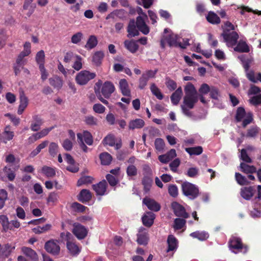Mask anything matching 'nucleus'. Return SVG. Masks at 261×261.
<instances>
[{"instance_id": "nucleus-1", "label": "nucleus", "mask_w": 261, "mask_h": 261, "mask_svg": "<svg viewBox=\"0 0 261 261\" xmlns=\"http://www.w3.org/2000/svg\"><path fill=\"white\" fill-rule=\"evenodd\" d=\"M94 89L98 99L104 105L108 106L109 102L105 98H109L115 91V87L113 83L110 81H106L103 83L102 80H99L95 83Z\"/></svg>"}, {"instance_id": "nucleus-2", "label": "nucleus", "mask_w": 261, "mask_h": 261, "mask_svg": "<svg viewBox=\"0 0 261 261\" xmlns=\"http://www.w3.org/2000/svg\"><path fill=\"white\" fill-rule=\"evenodd\" d=\"M185 95L183 103L189 109L194 108L195 104L198 101V92L194 85L188 83L184 88Z\"/></svg>"}, {"instance_id": "nucleus-3", "label": "nucleus", "mask_w": 261, "mask_h": 261, "mask_svg": "<svg viewBox=\"0 0 261 261\" xmlns=\"http://www.w3.org/2000/svg\"><path fill=\"white\" fill-rule=\"evenodd\" d=\"M181 191L189 199L194 200L199 195V189L195 184L185 181L181 185Z\"/></svg>"}, {"instance_id": "nucleus-4", "label": "nucleus", "mask_w": 261, "mask_h": 261, "mask_svg": "<svg viewBox=\"0 0 261 261\" xmlns=\"http://www.w3.org/2000/svg\"><path fill=\"white\" fill-rule=\"evenodd\" d=\"M228 244L230 249L238 250L244 254L247 252L248 250V246L243 244L242 240L240 237L232 236L228 241Z\"/></svg>"}, {"instance_id": "nucleus-5", "label": "nucleus", "mask_w": 261, "mask_h": 261, "mask_svg": "<svg viewBox=\"0 0 261 261\" xmlns=\"http://www.w3.org/2000/svg\"><path fill=\"white\" fill-rule=\"evenodd\" d=\"M95 73H91L89 70H82L75 76L76 83L80 85H86L90 80L95 78Z\"/></svg>"}, {"instance_id": "nucleus-6", "label": "nucleus", "mask_w": 261, "mask_h": 261, "mask_svg": "<svg viewBox=\"0 0 261 261\" xmlns=\"http://www.w3.org/2000/svg\"><path fill=\"white\" fill-rule=\"evenodd\" d=\"M158 70H148L142 73L139 80V88L140 89H144L146 85H147L149 79L154 78Z\"/></svg>"}, {"instance_id": "nucleus-7", "label": "nucleus", "mask_w": 261, "mask_h": 261, "mask_svg": "<svg viewBox=\"0 0 261 261\" xmlns=\"http://www.w3.org/2000/svg\"><path fill=\"white\" fill-rule=\"evenodd\" d=\"M102 143L104 145H109L111 146V147L114 146L116 150L121 148L122 145L121 139H119L118 140H117L113 134L107 135L103 138Z\"/></svg>"}, {"instance_id": "nucleus-8", "label": "nucleus", "mask_w": 261, "mask_h": 261, "mask_svg": "<svg viewBox=\"0 0 261 261\" xmlns=\"http://www.w3.org/2000/svg\"><path fill=\"white\" fill-rule=\"evenodd\" d=\"M171 208L176 217H183V218H189L190 217L189 214L186 212L185 207L177 201L171 203Z\"/></svg>"}, {"instance_id": "nucleus-9", "label": "nucleus", "mask_w": 261, "mask_h": 261, "mask_svg": "<svg viewBox=\"0 0 261 261\" xmlns=\"http://www.w3.org/2000/svg\"><path fill=\"white\" fill-rule=\"evenodd\" d=\"M44 248L47 252L54 255H57L60 251V247L58 244L57 240H50L46 242Z\"/></svg>"}, {"instance_id": "nucleus-10", "label": "nucleus", "mask_w": 261, "mask_h": 261, "mask_svg": "<svg viewBox=\"0 0 261 261\" xmlns=\"http://www.w3.org/2000/svg\"><path fill=\"white\" fill-rule=\"evenodd\" d=\"M72 232L75 237L79 239H83L86 237L88 233V230L85 226L79 223H74Z\"/></svg>"}, {"instance_id": "nucleus-11", "label": "nucleus", "mask_w": 261, "mask_h": 261, "mask_svg": "<svg viewBox=\"0 0 261 261\" xmlns=\"http://www.w3.org/2000/svg\"><path fill=\"white\" fill-rule=\"evenodd\" d=\"M142 202L147 207L148 209L152 211H155V212H158V211H160L161 208V206L160 203L158 202V201H155V200L153 199H151V198H149V197H145Z\"/></svg>"}, {"instance_id": "nucleus-12", "label": "nucleus", "mask_w": 261, "mask_h": 261, "mask_svg": "<svg viewBox=\"0 0 261 261\" xmlns=\"http://www.w3.org/2000/svg\"><path fill=\"white\" fill-rule=\"evenodd\" d=\"M144 16H138L136 18V24L138 30L144 35H147L149 32V28L146 24Z\"/></svg>"}, {"instance_id": "nucleus-13", "label": "nucleus", "mask_w": 261, "mask_h": 261, "mask_svg": "<svg viewBox=\"0 0 261 261\" xmlns=\"http://www.w3.org/2000/svg\"><path fill=\"white\" fill-rule=\"evenodd\" d=\"M221 36L223 37L225 41L230 43L231 45H235L239 38L238 33L234 30L229 33H222Z\"/></svg>"}, {"instance_id": "nucleus-14", "label": "nucleus", "mask_w": 261, "mask_h": 261, "mask_svg": "<svg viewBox=\"0 0 261 261\" xmlns=\"http://www.w3.org/2000/svg\"><path fill=\"white\" fill-rule=\"evenodd\" d=\"M155 218V215L152 212H146L142 217V221L144 226L150 227L152 226L154 219Z\"/></svg>"}, {"instance_id": "nucleus-15", "label": "nucleus", "mask_w": 261, "mask_h": 261, "mask_svg": "<svg viewBox=\"0 0 261 261\" xmlns=\"http://www.w3.org/2000/svg\"><path fill=\"white\" fill-rule=\"evenodd\" d=\"M107 186L108 184L106 180L103 179L97 184H93L92 188L95 191L97 195H103L106 194Z\"/></svg>"}, {"instance_id": "nucleus-16", "label": "nucleus", "mask_w": 261, "mask_h": 261, "mask_svg": "<svg viewBox=\"0 0 261 261\" xmlns=\"http://www.w3.org/2000/svg\"><path fill=\"white\" fill-rule=\"evenodd\" d=\"M136 21L134 19H130L127 25V31L128 32V37H134L139 35V33L137 29Z\"/></svg>"}, {"instance_id": "nucleus-17", "label": "nucleus", "mask_w": 261, "mask_h": 261, "mask_svg": "<svg viewBox=\"0 0 261 261\" xmlns=\"http://www.w3.org/2000/svg\"><path fill=\"white\" fill-rule=\"evenodd\" d=\"M119 88L122 94L124 96L130 97L131 92L129 88L128 82L125 79H121L119 81Z\"/></svg>"}, {"instance_id": "nucleus-18", "label": "nucleus", "mask_w": 261, "mask_h": 261, "mask_svg": "<svg viewBox=\"0 0 261 261\" xmlns=\"http://www.w3.org/2000/svg\"><path fill=\"white\" fill-rule=\"evenodd\" d=\"M21 250L23 254L30 257V258L35 261L38 260V255L34 249H31L30 247L23 246L21 248Z\"/></svg>"}, {"instance_id": "nucleus-19", "label": "nucleus", "mask_w": 261, "mask_h": 261, "mask_svg": "<svg viewBox=\"0 0 261 261\" xmlns=\"http://www.w3.org/2000/svg\"><path fill=\"white\" fill-rule=\"evenodd\" d=\"M167 252L174 251L178 247V240L173 235H169L167 238Z\"/></svg>"}, {"instance_id": "nucleus-20", "label": "nucleus", "mask_w": 261, "mask_h": 261, "mask_svg": "<svg viewBox=\"0 0 261 261\" xmlns=\"http://www.w3.org/2000/svg\"><path fill=\"white\" fill-rule=\"evenodd\" d=\"M153 182V176H144L143 177L141 183L143 186V190L147 193L150 191Z\"/></svg>"}, {"instance_id": "nucleus-21", "label": "nucleus", "mask_w": 261, "mask_h": 261, "mask_svg": "<svg viewBox=\"0 0 261 261\" xmlns=\"http://www.w3.org/2000/svg\"><path fill=\"white\" fill-rule=\"evenodd\" d=\"M49 83L54 88L58 90L61 89L63 85V81L61 77L58 75H55L52 77L49 78Z\"/></svg>"}, {"instance_id": "nucleus-22", "label": "nucleus", "mask_w": 261, "mask_h": 261, "mask_svg": "<svg viewBox=\"0 0 261 261\" xmlns=\"http://www.w3.org/2000/svg\"><path fill=\"white\" fill-rule=\"evenodd\" d=\"M255 192L253 187H244L241 191V195L246 200H250V198L254 195V193Z\"/></svg>"}, {"instance_id": "nucleus-23", "label": "nucleus", "mask_w": 261, "mask_h": 261, "mask_svg": "<svg viewBox=\"0 0 261 261\" xmlns=\"http://www.w3.org/2000/svg\"><path fill=\"white\" fill-rule=\"evenodd\" d=\"M92 194L90 191L88 190H82L77 195V199L81 201L82 203H85V202L89 201L92 198Z\"/></svg>"}, {"instance_id": "nucleus-24", "label": "nucleus", "mask_w": 261, "mask_h": 261, "mask_svg": "<svg viewBox=\"0 0 261 261\" xmlns=\"http://www.w3.org/2000/svg\"><path fill=\"white\" fill-rule=\"evenodd\" d=\"M29 103V100L28 97L25 96L24 92H22L20 94V105L18 108L17 113L18 114H21L24 110L27 108Z\"/></svg>"}, {"instance_id": "nucleus-25", "label": "nucleus", "mask_w": 261, "mask_h": 261, "mask_svg": "<svg viewBox=\"0 0 261 261\" xmlns=\"http://www.w3.org/2000/svg\"><path fill=\"white\" fill-rule=\"evenodd\" d=\"M182 95V89L181 87L177 89L170 96V99L173 105H177L181 98Z\"/></svg>"}, {"instance_id": "nucleus-26", "label": "nucleus", "mask_w": 261, "mask_h": 261, "mask_svg": "<svg viewBox=\"0 0 261 261\" xmlns=\"http://www.w3.org/2000/svg\"><path fill=\"white\" fill-rule=\"evenodd\" d=\"M0 224L2 226V231L6 232L8 230L12 229V226L10 225V221L7 215H0Z\"/></svg>"}, {"instance_id": "nucleus-27", "label": "nucleus", "mask_w": 261, "mask_h": 261, "mask_svg": "<svg viewBox=\"0 0 261 261\" xmlns=\"http://www.w3.org/2000/svg\"><path fill=\"white\" fill-rule=\"evenodd\" d=\"M145 125V121L142 119L137 118L135 120H130L128 124L129 129H135V128H141Z\"/></svg>"}, {"instance_id": "nucleus-28", "label": "nucleus", "mask_w": 261, "mask_h": 261, "mask_svg": "<svg viewBox=\"0 0 261 261\" xmlns=\"http://www.w3.org/2000/svg\"><path fill=\"white\" fill-rule=\"evenodd\" d=\"M149 241V235L147 232H141V229L137 233V242L139 245H146Z\"/></svg>"}, {"instance_id": "nucleus-29", "label": "nucleus", "mask_w": 261, "mask_h": 261, "mask_svg": "<svg viewBox=\"0 0 261 261\" xmlns=\"http://www.w3.org/2000/svg\"><path fill=\"white\" fill-rule=\"evenodd\" d=\"M234 50L237 52L240 53H248L250 51V48L247 44V43L243 40H240L237 43Z\"/></svg>"}, {"instance_id": "nucleus-30", "label": "nucleus", "mask_w": 261, "mask_h": 261, "mask_svg": "<svg viewBox=\"0 0 261 261\" xmlns=\"http://www.w3.org/2000/svg\"><path fill=\"white\" fill-rule=\"evenodd\" d=\"M206 19L211 24H219L221 22L219 16L214 11H209L206 16Z\"/></svg>"}, {"instance_id": "nucleus-31", "label": "nucleus", "mask_w": 261, "mask_h": 261, "mask_svg": "<svg viewBox=\"0 0 261 261\" xmlns=\"http://www.w3.org/2000/svg\"><path fill=\"white\" fill-rule=\"evenodd\" d=\"M125 48L131 53H136L139 48L138 43L134 40H125L124 42Z\"/></svg>"}, {"instance_id": "nucleus-32", "label": "nucleus", "mask_w": 261, "mask_h": 261, "mask_svg": "<svg viewBox=\"0 0 261 261\" xmlns=\"http://www.w3.org/2000/svg\"><path fill=\"white\" fill-rule=\"evenodd\" d=\"M240 167L242 172H243L244 173H254V172H256V167L253 166V165H249V164L242 162L240 165Z\"/></svg>"}, {"instance_id": "nucleus-33", "label": "nucleus", "mask_w": 261, "mask_h": 261, "mask_svg": "<svg viewBox=\"0 0 261 261\" xmlns=\"http://www.w3.org/2000/svg\"><path fill=\"white\" fill-rule=\"evenodd\" d=\"M98 44V39L96 36L91 35L87 40V43L85 45V48L87 49H91L94 48L95 46Z\"/></svg>"}, {"instance_id": "nucleus-34", "label": "nucleus", "mask_w": 261, "mask_h": 261, "mask_svg": "<svg viewBox=\"0 0 261 261\" xmlns=\"http://www.w3.org/2000/svg\"><path fill=\"white\" fill-rule=\"evenodd\" d=\"M105 54L101 50H98L94 53L92 57V62L96 66H100L104 58Z\"/></svg>"}, {"instance_id": "nucleus-35", "label": "nucleus", "mask_w": 261, "mask_h": 261, "mask_svg": "<svg viewBox=\"0 0 261 261\" xmlns=\"http://www.w3.org/2000/svg\"><path fill=\"white\" fill-rule=\"evenodd\" d=\"M67 247L70 254L73 255L79 254L81 251L77 245L71 242L70 240H69L67 243Z\"/></svg>"}, {"instance_id": "nucleus-36", "label": "nucleus", "mask_w": 261, "mask_h": 261, "mask_svg": "<svg viewBox=\"0 0 261 261\" xmlns=\"http://www.w3.org/2000/svg\"><path fill=\"white\" fill-rule=\"evenodd\" d=\"M35 122L31 125V128L33 131H38L40 129L41 125L43 124V121L40 117L38 115L34 116Z\"/></svg>"}, {"instance_id": "nucleus-37", "label": "nucleus", "mask_w": 261, "mask_h": 261, "mask_svg": "<svg viewBox=\"0 0 261 261\" xmlns=\"http://www.w3.org/2000/svg\"><path fill=\"white\" fill-rule=\"evenodd\" d=\"M101 164L102 165H109L111 164L113 158L108 152L101 153L99 155Z\"/></svg>"}, {"instance_id": "nucleus-38", "label": "nucleus", "mask_w": 261, "mask_h": 261, "mask_svg": "<svg viewBox=\"0 0 261 261\" xmlns=\"http://www.w3.org/2000/svg\"><path fill=\"white\" fill-rule=\"evenodd\" d=\"M192 237L196 238L200 241L206 240L209 237V234L205 231H195L190 233Z\"/></svg>"}, {"instance_id": "nucleus-39", "label": "nucleus", "mask_w": 261, "mask_h": 261, "mask_svg": "<svg viewBox=\"0 0 261 261\" xmlns=\"http://www.w3.org/2000/svg\"><path fill=\"white\" fill-rule=\"evenodd\" d=\"M59 146L56 142H50L48 146V152L50 156H57L59 152Z\"/></svg>"}, {"instance_id": "nucleus-40", "label": "nucleus", "mask_w": 261, "mask_h": 261, "mask_svg": "<svg viewBox=\"0 0 261 261\" xmlns=\"http://www.w3.org/2000/svg\"><path fill=\"white\" fill-rule=\"evenodd\" d=\"M186 218L178 217L174 220L173 228L174 229H181L185 226L186 223Z\"/></svg>"}, {"instance_id": "nucleus-41", "label": "nucleus", "mask_w": 261, "mask_h": 261, "mask_svg": "<svg viewBox=\"0 0 261 261\" xmlns=\"http://www.w3.org/2000/svg\"><path fill=\"white\" fill-rule=\"evenodd\" d=\"M185 150L190 155H199L202 153L203 148L201 146L189 147L186 148Z\"/></svg>"}, {"instance_id": "nucleus-42", "label": "nucleus", "mask_w": 261, "mask_h": 261, "mask_svg": "<svg viewBox=\"0 0 261 261\" xmlns=\"http://www.w3.org/2000/svg\"><path fill=\"white\" fill-rule=\"evenodd\" d=\"M235 176L237 182L241 186H246V185H249L250 183L247 178L240 173H236Z\"/></svg>"}, {"instance_id": "nucleus-43", "label": "nucleus", "mask_w": 261, "mask_h": 261, "mask_svg": "<svg viewBox=\"0 0 261 261\" xmlns=\"http://www.w3.org/2000/svg\"><path fill=\"white\" fill-rule=\"evenodd\" d=\"M51 228V224H46L44 226H38L33 228V232L36 233V234H40V233H43L47 232L48 230Z\"/></svg>"}, {"instance_id": "nucleus-44", "label": "nucleus", "mask_w": 261, "mask_h": 261, "mask_svg": "<svg viewBox=\"0 0 261 261\" xmlns=\"http://www.w3.org/2000/svg\"><path fill=\"white\" fill-rule=\"evenodd\" d=\"M7 200H8V192L4 189H1L0 190V210L4 207Z\"/></svg>"}, {"instance_id": "nucleus-45", "label": "nucleus", "mask_w": 261, "mask_h": 261, "mask_svg": "<svg viewBox=\"0 0 261 261\" xmlns=\"http://www.w3.org/2000/svg\"><path fill=\"white\" fill-rule=\"evenodd\" d=\"M150 90L152 94H154L157 98L159 99V100H162V99L163 98V94L161 93V90L157 87L155 83H152L150 86Z\"/></svg>"}, {"instance_id": "nucleus-46", "label": "nucleus", "mask_w": 261, "mask_h": 261, "mask_svg": "<svg viewBox=\"0 0 261 261\" xmlns=\"http://www.w3.org/2000/svg\"><path fill=\"white\" fill-rule=\"evenodd\" d=\"M42 172L47 177H53L56 174L54 168L48 166H43L42 167Z\"/></svg>"}, {"instance_id": "nucleus-47", "label": "nucleus", "mask_w": 261, "mask_h": 261, "mask_svg": "<svg viewBox=\"0 0 261 261\" xmlns=\"http://www.w3.org/2000/svg\"><path fill=\"white\" fill-rule=\"evenodd\" d=\"M246 115L245 109L243 107H239L237 109L236 119L237 122H241Z\"/></svg>"}, {"instance_id": "nucleus-48", "label": "nucleus", "mask_w": 261, "mask_h": 261, "mask_svg": "<svg viewBox=\"0 0 261 261\" xmlns=\"http://www.w3.org/2000/svg\"><path fill=\"white\" fill-rule=\"evenodd\" d=\"M3 171L7 175L9 181H13L16 177V174L10 167L5 166L3 168Z\"/></svg>"}, {"instance_id": "nucleus-49", "label": "nucleus", "mask_w": 261, "mask_h": 261, "mask_svg": "<svg viewBox=\"0 0 261 261\" xmlns=\"http://www.w3.org/2000/svg\"><path fill=\"white\" fill-rule=\"evenodd\" d=\"M177 35L173 34V33L168 35V36L166 37L167 43L170 46L177 45Z\"/></svg>"}, {"instance_id": "nucleus-50", "label": "nucleus", "mask_w": 261, "mask_h": 261, "mask_svg": "<svg viewBox=\"0 0 261 261\" xmlns=\"http://www.w3.org/2000/svg\"><path fill=\"white\" fill-rule=\"evenodd\" d=\"M44 57L45 54L43 50H40L36 55V60L37 63L39 64V69L40 66H43V65L44 64Z\"/></svg>"}, {"instance_id": "nucleus-51", "label": "nucleus", "mask_w": 261, "mask_h": 261, "mask_svg": "<svg viewBox=\"0 0 261 261\" xmlns=\"http://www.w3.org/2000/svg\"><path fill=\"white\" fill-rule=\"evenodd\" d=\"M82 134L85 142L88 145H91L93 143V139L91 133L88 130H84Z\"/></svg>"}, {"instance_id": "nucleus-52", "label": "nucleus", "mask_w": 261, "mask_h": 261, "mask_svg": "<svg viewBox=\"0 0 261 261\" xmlns=\"http://www.w3.org/2000/svg\"><path fill=\"white\" fill-rule=\"evenodd\" d=\"M84 121L88 125H97L98 124L97 118L92 115L86 116Z\"/></svg>"}, {"instance_id": "nucleus-53", "label": "nucleus", "mask_w": 261, "mask_h": 261, "mask_svg": "<svg viewBox=\"0 0 261 261\" xmlns=\"http://www.w3.org/2000/svg\"><path fill=\"white\" fill-rule=\"evenodd\" d=\"M9 126H6L4 132L3 133V135L5 139V142H6V141L12 140L14 136V132H13V131H9Z\"/></svg>"}, {"instance_id": "nucleus-54", "label": "nucleus", "mask_w": 261, "mask_h": 261, "mask_svg": "<svg viewBox=\"0 0 261 261\" xmlns=\"http://www.w3.org/2000/svg\"><path fill=\"white\" fill-rule=\"evenodd\" d=\"M168 193L170 196L176 197L178 195V190L176 185L175 184H170L168 186Z\"/></svg>"}, {"instance_id": "nucleus-55", "label": "nucleus", "mask_w": 261, "mask_h": 261, "mask_svg": "<svg viewBox=\"0 0 261 261\" xmlns=\"http://www.w3.org/2000/svg\"><path fill=\"white\" fill-rule=\"evenodd\" d=\"M25 57V54L23 50L20 53L19 55H18L16 59V63L17 64L20 65V66L22 67V69L23 68L25 63H27V60L24 59Z\"/></svg>"}, {"instance_id": "nucleus-56", "label": "nucleus", "mask_w": 261, "mask_h": 261, "mask_svg": "<svg viewBox=\"0 0 261 261\" xmlns=\"http://www.w3.org/2000/svg\"><path fill=\"white\" fill-rule=\"evenodd\" d=\"M259 132V128L257 126H251L247 130V133L246 135V137H255L256 135H257Z\"/></svg>"}, {"instance_id": "nucleus-57", "label": "nucleus", "mask_w": 261, "mask_h": 261, "mask_svg": "<svg viewBox=\"0 0 261 261\" xmlns=\"http://www.w3.org/2000/svg\"><path fill=\"white\" fill-rule=\"evenodd\" d=\"M247 76L249 80L251 81V82H253L255 83V82H257L258 80H259L260 82H261V73H258L257 75V78L256 79L255 77V74L254 71H252V70H251L249 72H248L247 73Z\"/></svg>"}, {"instance_id": "nucleus-58", "label": "nucleus", "mask_w": 261, "mask_h": 261, "mask_svg": "<svg viewBox=\"0 0 261 261\" xmlns=\"http://www.w3.org/2000/svg\"><path fill=\"white\" fill-rule=\"evenodd\" d=\"M210 95L212 99L218 100L220 96V92L217 88L212 86L210 87Z\"/></svg>"}, {"instance_id": "nucleus-59", "label": "nucleus", "mask_w": 261, "mask_h": 261, "mask_svg": "<svg viewBox=\"0 0 261 261\" xmlns=\"http://www.w3.org/2000/svg\"><path fill=\"white\" fill-rule=\"evenodd\" d=\"M154 145L156 150L161 151L165 146V142L161 138H157L155 140Z\"/></svg>"}, {"instance_id": "nucleus-60", "label": "nucleus", "mask_w": 261, "mask_h": 261, "mask_svg": "<svg viewBox=\"0 0 261 261\" xmlns=\"http://www.w3.org/2000/svg\"><path fill=\"white\" fill-rule=\"evenodd\" d=\"M126 173L128 176H135L138 174L137 168L133 164H130L126 168Z\"/></svg>"}, {"instance_id": "nucleus-61", "label": "nucleus", "mask_w": 261, "mask_h": 261, "mask_svg": "<svg viewBox=\"0 0 261 261\" xmlns=\"http://www.w3.org/2000/svg\"><path fill=\"white\" fill-rule=\"evenodd\" d=\"M93 178L90 176H84L80 178L77 182V186H82L83 184H87V183L92 182Z\"/></svg>"}, {"instance_id": "nucleus-62", "label": "nucleus", "mask_w": 261, "mask_h": 261, "mask_svg": "<svg viewBox=\"0 0 261 261\" xmlns=\"http://www.w3.org/2000/svg\"><path fill=\"white\" fill-rule=\"evenodd\" d=\"M77 142H78L79 144H80L81 148H82V149L84 151L87 152L88 148L84 142V138H83V134H77Z\"/></svg>"}, {"instance_id": "nucleus-63", "label": "nucleus", "mask_w": 261, "mask_h": 261, "mask_svg": "<svg viewBox=\"0 0 261 261\" xmlns=\"http://www.w3.org/2000/svg\"><path fill=\"white\" fill-rule=\"evenodd\" d=\"M71 207L76 212H84V211H85L86 208V206L80 204V203L76 202V201L72 203Z\"/></svg>"}, {"instance_id": "nucleus-64", "label": "nucleus", "mask_w": 261, "mask_h": 261, "mask_svg": "<svg viewBox=\"0 0 261 261\" xmlns=\"http://www.w3.org/2000/svg\"><path fill=\"white\" fill-rule=\"evenodd\" d=\"M241 159L244 161V163H252V162L251 158L248 155L245 148H243L241 151Z\"/></svg>"}]
</instances>
